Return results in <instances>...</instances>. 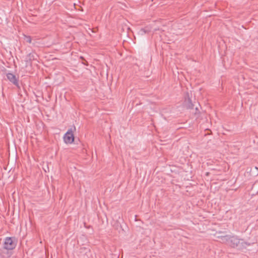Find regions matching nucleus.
<instances>
[{
    "instance_id": "f257e3e1",
    "label": "nucleus",
    "mask_w": 258,
    "mask_h": 258,
    "mask_svg": "<svg viewBox=\"0 0 258 258\" xmlns=\"http://www.w3.org/2000/svg\"><path fill=\"white\" fill-rule=\"evenodd\" d=\"M221 239L223 242H227V244L232 247L240 248H241V245L242 244V240L235 236L229 237L228 236H225Z\"/></svg>"
},
{
    "instance_id": "f03ea898",
    "label": "nucleus",
    "mask_w": 258,
    "mask_h": 258,
    "mask_svg": "<svg viewBox=\"0 0 258 258\" xmlns=\"http://www.w3.org/2000/svg\"><path fill=\"white\" fill-rule=\"evenodd\" d=\"M74 129L72 128L69 129L68 132L65 134L63 139L64 141L67 144L72 143L74 141V137L73 135V130H76L75 126H73Z\"/></svg>"
},
{
    "instance_id": "7ed1b4c3",
    "label": "nucleus",
    "mask_w": 258,
    "mask_h": 258,
    "mask_svg": "<svg viewBox=\"0 0 258 258\" xmlns=\"http://www.w3.org/2000/svg\"><path fill=\"white\" fill-rule=\"evenodd\" d=\"M16 246V243L12 237H7L4 244V248L7 250L14 249Z\"/></svg>"
},
{
    "instance_id": "20e7f679",
    "label": "nucleus",
    "mask_w": 258,
    "mask_h": 258,
    "mask_svg": "<svg viewBox=\"0 0 258 258\" xmlns=\"http://www.w3.org/2000/svg\"><path fill=\"white\" fill-rule=\"evenodd\" d=\"M7 79L11 82L12 83H13L14 85L18 86V80L16 77L15 75H14L12 73H8L7 74Z\"/></svg>"
},
{
    "instance_id": "39448f33",
    "label": "nucleus",
    "mask_w": 258,
    "mask_h": 258,
    "mask_svg": "<svg viewBox=\"0 0 258 258\" xmlns=\"http://www.w3.org/2000/svg\"><path fill=\"white\" fill-rule=\"evenodd\" d=\"M151 31V27L150 26H147L144 28H142L139 30L138 34L140 35H144L147 33H149Z\"/></svg>"
},
{
    "instance_id": "423d86ee",
    "label": "nucleus",
    "mask_w": 258,
    "mask_h": 258,
    "mask_svg": "<svg viewBox=\"0 0 258 258\" xmlns=\"http://www.w3.org/2000/svg\"><path fill=\"white\" fill-rule=\"evenodd\" d=\"M34 59V55L33 53H29L26 57V61L27 63L31 62V61Z\"/></svg>"
},
{
    "instance_id": "0eeeda50",
    "label": "nucleus",
    "mask_w": 258,
    "mask_h": 258,
    "mask_svg": "<svg viewBox=\"0 0 258 258\" xmlns=\"http://www.w3.org/2000/svg\"><path fill=\"white\" fill-rule=\"evenodd\" d=\"M185 106L187 108H191L193 107V105L191 103V101L190 100V99H189V98L186 100H185Z\"/></svg>"
},
{
    "instance_id": "6e6552de",
    "label": "nucleus",
    "mask_w": 258,
    "mask_h": 258,
    "mask_svg": "<svg viewBox=\"0 0 258 258\" xmlns=\"http://www.w3.org/2000/svg\"><path fill=\"white\" fill-rule=\"evenodd\" d=\"M25 40L29 43L31 42V38L30 36H25Z\"/></svg>"
},
{
    "instance_id": "1a4fd4ad",
    "label": "nucleus",
    "mask_w": 258,
    "mask_h": 258,
    "mask_svg": "<svg viewBox=\"0 0 258 258\" xmlns=\"http://www.w3.org/2000/svg\"><path fill=\"white\" fill-rule=\"evenodd\" d=\"M7 254L8 255V257H9L10 256V255L9 254V253L8 252V251H7Z\"/></svg>"
},
{
    "instance_id": "9d476101",
    "label": "nucleus",
    "mask_w": 258,
    "mask_h": 258,
    "mask_svg": "<svg viewBox=\"0 0 258 258\" xmlns=\"http://www.w3.org/2000/svg\"><path fill=\"white\" fill-rule=\"evenodd\" d=\"M256 183L255 182V183L253 184V186H252V188H254L255 186L256 185Z\"/></svg>"
}]
</instances>
